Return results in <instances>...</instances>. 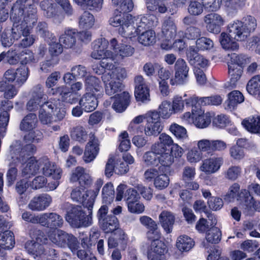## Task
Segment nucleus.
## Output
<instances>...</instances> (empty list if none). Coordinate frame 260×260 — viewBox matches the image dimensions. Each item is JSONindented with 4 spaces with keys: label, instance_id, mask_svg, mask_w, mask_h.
<instances>
[{
    "label": "nucleus",
    "instance_id": "obj_21",
    "mask_svg": "<svg viewBox=\"0 0 260 260\" xmlns=\"http://www.w3.org/2000/svg\"><path fill=\"white\" fill-rule=\"evenodd\" d=\"M135 96L138 101L146 102L150 101L149 89L142 76H137L135 79Z\"/></svg>",
    "mask_w": 260,
    "mask_h": 260
},
{
    "label": "nucleus",
    "instance_id": "obj_15",
    "mask_svg": "<svg viewBox=\"0 0 260 260\" xmlns=\"http://www.w3.org/2000/svg\"><path fill=\"white\" fill-rule=\"evenodd\" d=\"M162 130V126L158 113L155 111L148 112L144 129L145 135L147 136H157Z\"/></svg>",
    "mask_w": 260,
    "mask_h": 260
},
{
    "label": "nucleus",
    "instance_id": "obj_5",
    "mask_svg": "<svg viewBox=\"0 0 260 260\" xmlns=\"http://www.w3.org/2000/svg\"><path fill=\"white\" fill-rule=\"evenodd\" d=\"M48 238L53 243L58 247L68 246L72 252H76L79 247L77 238L59 229H54L50 232Z\"/></svg>",
    "mask_w": 260,
    "mask_h": 260
},
{
    "label": "nucleus",
    "instance_id": "obj_42",
    "mask_svg": "<svg viewBox=\"0 0 260 260\" xmlns=\"http://www.w3.org/2000/svg\"><path fill=\"white\" fill-rule=\"evenodd\" d=\"M14 245V236L13 232L6 231L0 234V247L5 249H10Z\"/></svg>",
    "mask_w": 260,
    "mask_h": 260
},
{
    "label": "nucleus",
    "instance_id": "obj_62",
    "mask_svg": "<svg viewBox=\"0 0 260 260\" xmlns=\"http://www.w3.org/2000/svg\"><path fill=\"white\" fill-rule=\"evenodd\" d=\"M212 140L202 139L197 141V146L198 149L204 154H212Z\"/></svg>",
    "mask_w": 260,
    "mask_h": 260
},
{
    "label": "nucleus",
    "instance_id": "obj_59",
    "mask_svg": "<svg viewBox=\"0 0 260 260\" xmlns=\"http://www.w3.org/2000/svg\"><path fill=\"white\" fill-rule=\"evenodd\" d=\"M148 114V113L145 115H141L135 117L129 125L128 131L133 134H138L140 132L142 133L143 127L138 124L142 123L144 119L147 118Z\"/></svg>",
    "mask_w": 260,
    "mask_h": 260
},
{
    "label": "nucleus",
    "instance_id": "obj_6",
    "mask_svg": "<svg viewBox=\"0 0 260 260\" xmlns=\"http://www.w3.org/2000/svg\"><path fill=\"white\" fill-rule=\"evenodd\" d=\"M88 215H85L81 206H73L67 212L66 219L74 228L88 226L92 224V210L87 209Z\"/></svg>",
    "mask_w": 260,
    "mask_h": 260
},
{
    "label": "nucleus",
    "instance_id": "obj_37",
    "mask_svg": "<svg viewBox=\"0 0 260 260\" xmlns=\"http://www.w3.org/2000/svg\"><path fill=\"white\" fill-rule=\"evenodd\" d=\"M242 124L248 132L260 134V116H252L243 120Z\"/></svg>",
    "mask_w": 260,
    "mask_h": 260
},
{
    "label": "nucleus",
    "instance_id": "obj_63",
    "mask_svg": "<svg viewBox=\"0 0 260 260\" xmlns=\"http://www.w3.org/2000/svg\"><path fill=\"white\" fill-rule=\"evenodd\" d=\"M240 186L238 183L233 184L229 188L228 193L224 197V200L229 202H232L236 198L240 200L239 194L241 192Z\"/></svg>",
    "mask_w": 260,
    "mask_h": 260
},
{
    "label": "nucleus",
    "instance_id": "obj_9",
    "mask_svg": "<svg viewBox=\"0 0 260 260\" xmlns=\"http://www.w3.org/2000/svg\"><path fill=\"white\" fill-rule=\"evenodd\" d=\"M135 29V32L132 34V36L127 38H132L138 35L139 32L146 27H151L156 26L158 23L157 18L153 15L147 14L145 16H139L134 17L132 16V19L129 23Z\"/></svg>",
    "mask_w": 260,
    "mask_h": 260
},
{
    "label": "nucleus",
    "instance_id": "obj_24",
    "mask_svg": "<svg viewBox=\"0 0 260 260\" xmlns=\"http://www.w3.org/2000/svg\"><path fill=\"white\" fill-rule=\"evenodd\" d=\"M64 221L59 214L54 213H42L41 225L53 230L62 226Z\"/></svg>",
    "mask_w": 260,
    "mask_h": 260
},
{
    "label": "nucleus",
    "instance_id": "obj_3",
    "mask_svg": "<svg viewBox=\"0 0 260 260\" xmlns=\"http://www.w3.org/2000/svg\"><path fill=\"white\" fill-rule=\"evenodd\" d=\"M20 148L19 141L14 142L10 146V154L7 157L10 161V168L7 173V183L9 186L14 183L17 176L18 171L15 166L22 164L28 158V156H25V150L27 148L29 149V152L33 151L35 150V145H27L19 151Z\"/></svg>",
    "mask_w": 260,
    "mask_h": 260
},
{
    "label": "nucleus",
    "instance_id": "obj_13",
    "mask_svg": "<svg viewBox=\"0 0 260 260\" xmlns=\"http://www.w3.org/2000/svg\"><path fill=\"white\" fill-rule=\"evenodd\" d=\"M108 45V41L105 38L94 41L91 56L95 59H107V61L112 60V52L107 49Z\"/></svg>",
    "mask_w": 260,
    "mask_h": 260
},
{
    "label": "nucleus",
    "instance_id": "obj_34",
    "mask_svg": "<svg viewBox=\"0 0 260 260\" xmlns=\"http://www.w3.org/2000/svg\"><path fill=\"white\" fill-rule=\"evenodd\" d=\"M130 95L128 92H123L115 97L112 105L113 109L117 112H122L125 110L129 103Z\"/></svg>",
    "mask_w": 260,
    "mask_h": 260
},
{
    "label": "nucleus",
    "instance_id": "obj_32",
    "mask_svg": "<svg viewBox=\"0 0 260 260\" xmlns=\"http://www.w3.org/2000/svg\"><path fill=\"white\" fill-rule=\"evenodd\" d=\"M160 224L167 233L172 232L175 222V216L172 212L168 210L162 211L159 215Z\"/></svg>",
    "mask_w": 260,
    "mask_h": 260
},
{
    "label": "nucleus",
    "instance_id": "obj_23",
    "mask_svg": "<svg viewBox=\"0 0 260 260\" xmlns=\"http://www.w3.org/2000/svg\"><path fill=\"white\" fill-rule=\"evenodd\" d=\"M49 93L54 95H59L60 100L66 103L73 104L78 101L77 97L73 93L70 88L61 85L56 88H52Z\"/></svg>",
    "mask_w": 260,
    "mask_h": 260
},
{
    "label": "nucleus",
    "instance_id": "obj_58",
    "mask_svg": "<svg viewBox=\"0 0 260 260\" xmlns=\"http://www.w3.org/2000/svg\"><path fill=\"white\" fill-rule=\"evenodd\" d=\"M246 89L250 94H260V75L254 76L248 81Z\"/></svg>",
    "mask_w": 260,
    "mask_h": 260
},
{
    "label": "nucleus",
    "instance_id": "obj_40",
    "mask_svg": "<svg viewBox=\"0 0 260 260\" xmlns=\"http://www.w3.org/2000/svg\"><path fill=\"white\" fill-rule=\"evenodd\" d=\"M38 119L35 114L30 113L25 116L21 122L20 128L21 131H31L37 125Z\"/></svg>",
    "mask_w": 260,
    "mask_h": 260
},
{
    "label": "nucleus",
    "instance_id": "obj_17",
    "mask_svg": "<svg viewBox=\"0 0 260 260\" xmlns=\"http://www.w3.org/2000/svg\"><path fill=\"white\" fill-rule=\"evenodd\" d=\"M100 151V141L92 134H90L89 140L87 143L83 159L86 163L93 161L98 156Z\"/></svg>",
    "mask_w": 260,
    "mask_h": 260
},
{
    "label": "nucleus",
    "instance_id": "obj_12",
    "mask_svg": "<svg viewBox=\"0 0 260 260\" xmlns=\"http://www.w3.org/2000/svg\"><path fill=\"white\" fill-rule=\"evenodd\" d=\"M175 77L170 80L172 85L175 84L182 85L188 81L189 68L186 61L182 58H178L175 64Z\"/></svg>",
    "mask_w": 260,
    "mask_h": 260
},
{
    "label": "nucleus",
    "instance_id": "obj_25",
    "mask_svg": "<svg viewBox=\"0 0 260 260\" xmlns=\"http://www.w3.org/2000/svg\"><path fill=\"white\" fill-rule=\"evenodd\" d=\"M223 162V158L221 157H211L202 161L200 169L206 174H214L220 169Z\"/></svg>",
    "mask_w": 260,
    "mask_h": 260
},
{
    "label": "nucleus",
    "instance_id": "obj_54",
    "mask_svg": "<svg viewBox=\"0 0 260 260\" xmlns=\"http://www.w3.org/2000/svg\"><path fill=\"white\" fill-rule=\"evenodd\" d=\"M25 248L28 253L36 256L41 255L45 252L43 246L34 240L27 241L25 244Z\"/></svg>",
    "mask_w": 260,
    "mask_h": 260
},
{
    "label": "nucleus",
    "instance_id": "obj_61",
    "mask_svg": "<svg viewBox=\"0 0 260 260\" xmlns=\"http://www.w3.org/2000/svg\"><path fill=\"white\" fill-rule=\"evenodd\" d=\"M203 158V154L197 147H192L188 150L186 154V159L191 164L200 162Z\"/></svg>",
    "mask_w": 260,
    "mask_h": 260
},
{
    "label": "nucleus",
    "instance_id": "obj_41",
    "mask_svg": "<svg viewBox=\"0 0 260 260\" xmlns=\"http://www.w3.org/2000/svg\"><path fill=\"white\" fill-rule=\"evenodd\" d=\"M228 72L231 77L230 86L233 88L236 86L237 81L240 79L243 73V68L240 66H236L232 64L228 65Z\"/></svg>",
    "mask_w": 260,
    "mask_h": 260
},
{
    "label": "nucleus",
    "instance_id": "obj_38",
    "mask_svg": "<svg viewBox=\"0 0 260 260\" xmlns=\"http://www.w3.org/2000/svg\"><path fill=\"white\" fill-rule=\"evenodd\" d=\"M228 34L225 32H222L219 36V42L222 48L225 50L236 51L239 49V44Z\"/></svg>",
    "mask_w": 260,
    "mask_h": 260
},
{
    "label": "nucleus",
    "instance_id": "obj_55",
    "mask_svg": "<svg viewBox=\"0 0 260 260\" xmlns=\"http://www.w3.org/2000/svg\"><path fill=\"white\" fill-rule=\"evenodd\" d=\"M114 188L113 185L111 182L106 183L102 189V198L103 203L106 204H110L114 198Z\"/></svg>",
    "mask_w": 260,
    "mask_h": 260
},
{
    "label": "nucleus",
    "instance_id": "obj_35",
    "mask_svg": "<svg viewBox=\"0 0 260 260\" xmlns=\"http://www.w3.org/2000/svg\"><path fill=\"white\" fill-rule=\"evenodd\" d=\"M244 100L243 94L238 90H234L228 94V99L224 103V108L226 110H232L239 104Z\"/></svg>",
    "mask_w": 260,
    "mask_h": 260
},
{
    "label": "nucleus",
    "instance_id": "obj_56",
    "mask_svg": "<svg viewBox=\"0 0 260 260\" xmlns=\"http://www.w3.org/2000/svg\"><path fill=\"white\" fill-rule=\"evenodd\" d=\"M103 184V180L101 178L98 179L95 183V189L94 190H89L87 191L86 196H90V198H89V201L88 204L86 205V206L89 210L92 209L94 200L98 195L100 189Z\"/></svg>",
    "mask_w": 260,
    "mask_h": 260
},
{
    "label": "nucleus",
    "instance_id": "obj_46",
    "mask_svg": "<svg viewBox=\"0 0 260 260\" xmlns=\"http://www.w3.org/2000/svg\"><path fill=\"white\" fill-rule=\"evenodd\" d=\"M86 193L87 191L84 192L83 188H76L72 190L71 198L73 201L82 203L84 207L88 209L86 205L88 204L90 196H87Z\"/></svg>",
    "mask_w": 260,
    "mask_h": 260
},
{
    "label": "nucleus",
    "instance_id": "obj_2",
    "mask_svg": "<svg viewBox=\"0 0 260 260\" xmlns=\"http://www.w3.org/2000/svg\"><path fill=\"white\" fill-rule=\"evenodd\" d=\"M30 94L26 109L29 111H35L40 107L39 118L43 124L60 121L65 117L66 112L64 108L60 107L61 103L58 100L51 99L45 102L46 96L42 85L38 84L34 87Z\"/></svg>",
    "mask_w": 260,
    "mask_h": 260
},
{
    "label": "nucleus",
    "instance_id": "obj_48",
    "mask_svg": "<svg viewBox=\"0 0 260 260\" xmlns=\"http://www.w3.org/2000/svg\"><path fill=\"white\" fill-rule=\"evenodd\" d=\"M194 242L190 237L186 235L180 236L177 239L176 246L181 251H188L194 246Z\"/></svg>",
    "mask_w": 260,
    "mask_h": 260
},
{
    "label": "nucleus",
    "instance_id": "obj_45",
    "mask_svg": "<svg viewBox=\"0 0 260 260\" xmlns=\"http://www.w3.org/2000/svg\"><path fill=\"white\" fill-rule=\"evenodd\" d=\"M95 22L93 15L87 11L84 12L79 17V25L86 30L92 27Z\"/></svg>",
    "mask_w": 260,
    "mask_h": 260
},
{
    "label": "nucleus",
    "instance_id": "obj_20",
    "mask_svg": "<svg viewBox=\"0 0 260 260\" xmlns=\"http://www.w3.org/2000/svg\"><path fill=\"white\" fill-rule=\"evenodd\" d=\"M239 196L245 212L248 213L253 210L260 212V201L255 200L249 190L242 189Z\"/></svg>",
    "mask_w": 260,
    "mask_h": 260
},
{
    "label": "nucleus",
    "instance_id": "obj_1",
    "mask_svg": "<svg viewBox=\"0 0 260 260\" xmlns=\"http://www.w3.org/2000/svg\"><path fill=\"white\" fill-rule=\"evenodd\" d=\"M27 0H17L12 7L10 18L14 22L13 37L16 40L21 39L18 45L27 48L33 45L36 41L31 30L37 22V8L27 5Z\"/></svg>",
    "mask_w": 260,
    "mask_h": 260
},
{
    "label": "nucleus",
    "instance_id": "obj_18",
    "mask_svg": "<svg viewBox=\"0 0 260 260\" xmlns=\"http://www.w3.org/2000/svg\"><path fill=\"white\" fill-rule=\"evenodd\" d=\"M40 164L43 174L46 177H51L53 179L59 180L62 175L61 169L51 162L47 157L40 158Z\"/></svg>",
    "mask_w": 260,
    "mask_h": 260
},
{
    "label": "nucleus",
    "instance_id": "obj_8",
    "mask_svg": "<svg viewBox=\"0 0 260 260\" xmlns=\"http://www.w3.org/2000/svg\"><path fill=\"white\" fill-rule=\"evenodd\" d=\"M110 47L112 50V61L115 63H119L125 58L132 56L135 52L133 47L127 44H119L115 38L111 40Z\"/></svg>",
    "mask_w": 260,
    "mask_h": 260
},
{
    "label": "nucleus",
    "instance_id": "obj_14",
    "mask_svg": "<svg viewBox=\"0 0 260 260\" xmlns=\"http://www.w3.org/2000/svg\"><path fill=\"white\" fill-rule=\"evenodd\" d=\"M206 27L209 32L218 34L221 30V27L225 23L224 18L221 15L212 13L206 15L204 18Z\"/></svg>",
    "mask_w": 260,
    "mask_h": 260
},
{
    "label": "nucleus",
    "instance_id": "obj_47",
    "mask_svg": "<svg viewBox=\"0 0 260 260\" xmlns=\"http://www.w3.org/2000/svg\"><path fill=\"white\" fill-rule=\"evenodd\" d=\"M228 65L229 64H232L236 66H240V67H243V66L249 61V58L245 54L237 53H231L229 54L228 55Z\"/></svg>",
    "mask_w": 260,
    "mask_h": 260
},
{
    "label": "nucleus",
    "instance_id": "obj_10",
    "mask_svg": "<svg viewBox=\"0 0 260 260\" xmlns=\"http://www.w3.org/2000/svg\"><path fill=\"white\" fill-rule=\"evenodd\" d=\"M25 150V156H28V158L22 164H20L23 167L21 169V173L23 176H34L37 174L41 169L40 159L37 160L35 157L30 156L36 150L35 146V150L32 152H29V149Z\"/></svg>",
    "mask_w": 260,
    "mask_h": 260
},
{
    "label": "nucleus",
    "instance_id": "obj_53",
    "mask_svg": "<svg viewBox=\"0 0 260 260\" xmlns=\"http://www.w3.org/2000/svg\"><path fill=\"white\" fill-rule=\"evenodd\" d=\"M16 85L20 87L25 83L28 78V68L25 66H22L16 69Z\"/></svg>",
    "mask_w": 260,
    "mask_h": 260
},
{
    "label": "nucleus",
    "instance_id": "obj_52",
    "mask_svg": "<svg viewBox=\"0 0 260 260\" xmlns=\"http://www.w3.org/2000/svg\"><path fill=\"white\" fill-rule=\"evenodd\" d=\"M169 130L179 140L184 141L188 139L186 128L176 123L170 125Z\"/></svg>",
    "mask_w": 260,
    "mask_h": 260
},
{
    "label": "nucleus",
    "instance_id": "obj_31",
    "mask_svg": "<svg viewBox=\"0 0 260 260\" xmlns=\"http://www.w3.org/2000/svg\"><path fill=\"white\" fill-rule=\"evenodd\" d=\"M77 32L75 29L66 28L60 36L59 41L66 48H71L76 44Z\"/></svg>",
    "mask_w": 260,
    "mask_h": 260
},
{
    "label": "nucleus",
    "instance_id": "obj_60",
    "mask_svg": "<svg viewBox=\"0 0 260 260\" xmlns=\"http://www.w3.org/2000/svg\"><path fill=\"white\" fill-rule=\"evenodd\" d=\"M154 180V187L159 190H162L167 187L169 184L170 179L163 170Z\"/></svg>",
    "mask_w": 260,
    "mask_h": 260
},
{
    "label": "nucleus",
    "instance_id": "obj_16",
    "mask_svg": "<svg viewBox=\"0 0 260 260\" xmlns=\"http://www.w3.org/2000/svg\"><path fill=\"white\" fill-rule=\"evenodd\" d=\"M189 63L194 66V70L197 69L205 71L210 65V61L203 56L197 53V50L193 46H191L186 52Z\"/></svg>",
    "mask_w": 260,
    "mask_h": 260
},
{
    "label": "nucleus",
    "instance_id": "obj_7",
    "mask_svg": "<svg viewBox=\"0 0 260 260\" xmlns=\"http://www.w3.org/2000/svg\"><path fill=\"white\" fill-rule=\"evenodd\" d=\"M132 15L128 14H124L122 12L117 10L114 13L109 20V24L113 27L119 26L118 32L124 37L132 36V34L135 32V29L131 22Z\"/></svg>",
    "mask_w": 260,
    "mask_h": 260
},
{
    "label": "nucleus",
    "instance_id": "obj_36",
    "mask_svg": "<svg viewBox=\"0 0 260 260\" xmlns=\"http://www.w3.org/2000/svg\"><path fill=\"white\" fill-rule=\"evenodd\" d=\"M101 228L106 233H112L118 231L119 222L118 219L114 216H108L106 219L100 222Z\"/></svg>",
    "mask_w": 260,
    "mask_h": 260
},
{
    "label": "nucleus",
    "instance_id": "obj_64",
    "mask_svg": "<svg viewBox=\"0 0 260 260\" xmlns=\"http://www.w3.org/2000/svg\"><path fill=\"white\" fill-rule=\"evenodd\" d=\"M221 234L219 229L213 227L209 230L206 233V240L211 243H218L221 239Z\"/></svg>",
    "mask_w": 260,
    "mask_h": 260
},
{
    "label": "nucleus",
    "instance_id": "obj_11",
    "mask_svg": "<svg viewBox=\"0 0 260 260\" xmlns=\"http://www.w3.org/2000/svg\"><path fill=\"white\" fill-rule=\"evenodd\" d=\"M147 249L149 260H167V250L166 245L161 240L157 239L149 242Z\"/></svg>",
    "mask_w": 260,
    "mask_h": 260
},
{
    "label": "nucleus",
    "instance_id": "obj_57",
    "mask_svg": "<svg viewBox=\"0 0 260 260\" xmlns=\"http://www.w3.org/2000/svg\"><path fill=\"white\" fill-rule=\"evenodd\" d=\"M72 138L80 143L85 142L87 138V133L82 126H77L73 128L71 132Z\"/></svg>",
    "mask_w": 260,
    "mask_h": 260
},
{
    "label": "nucleus",
    "instance_id": "obj_29",
    "mask_svg": "<svg viewBox=\"0 0 260 260\" xmlns=\"http://www.w3.org/2000/svg\"><path fill=\"white\" fill-rule=\"evenodd\" d=\"M140 221L149 229L147 236L149 242L159 239L160 234L157 230V224L153 220L147 216H142L140 218Z\"/></svg>",
    "mask_w": 260,
    "mask_h": 260
},
{
    "label": "nucleus",
    "instance_id": "obj_26",
    "mask_svg": "<svg viewBox=\"0 0 260 260\" xmlns=\"http://www.w3.org/2000/svg\"><path fill=\"white\" fill-rule=\"evenodd\" d=\"M70 181L72 182L78 181L81 186L85 187L92 183V179L86 170L82 167H77L72 172Z\"/></svg>",
    "mask_w": 260,
    "mask_h": 260
},
{
    "label": "nucleus",
    "instance_id": "obj_33",
    "mask_svg": "<svg viewBox=\"0 0 260 260\" xmlns=\"http://www.w3.org/2000/svg\"><path fill=\"white\" fill-rule=\"evenodd\" d=\"M84 85L86 92L96 93L103 90L100 80L92 75H88L84 79Z\"/></svg>",
    "mask_w": 260,
    "mask_h": 260
},
{
    "label": "nucleus",
    "instance_id": "obj_19",
    "mask_svg": "<svg viewBox=\"0 0 260 260\" xmlns=\"http://www.w3.org/2000/svg\"><path fill=\"white\" fill-rule=\"evenodd\" d=\"M223 95H213L207 97H198L197 96H192L186 100V105L187 106H196L211 105L214 106H218L220 105L223 100Z\"/></svg>",
    "mask_w": 260,
    "mask_h": 260
},
{
    "label": "nucleus",
    "instance_id": "obj_30",
    "mask_svg": "<svg viewBox=\"0 0 260 260\" xmlns=\"http://www.w3.org/2000/svg\"><path fill=\"white\" fill-rule=\"evenodd\" d=\"M102 80L105 84V92L107 94L112 95L122 90L121 82L115 79H112L110 75L104 74L102 76Z\"/></svg>",
    "mask_w": 260,
    "mask_h": 260
},
{
    "label": "nucleus",
    "instance_id": "obj_51",
    "mask_svg": "<svg viewBox=\"0 0 260 260\" xmlns=\"http://www.w3.org/2000/svg\"><path fill=\"white\" fill-rule=\"evenodd\" d=\"M159 117L163 119H169L173 114H174L172 108L171 103L168 101H164L159 105L157 111H156Z\"/></svg>",
    "mask_w": 260,
    "mask_h": 260
},
{
    "label": "nucleus",
    "instance_id": "obj_28",
    "mask_svg": "<svg viewBox=\"0 0 260 260\" xmlns=\"http://www.w3.org/2000/svg\"><path fill=\"white\" fill-rule=\"evenodd\" d=\"M79 104L85 112H90L94 111L98 106L96 93L86 92L79 100Z\"/></svg>",
    "mask_w": 260,
    "mask_h": 260
},
{
    "label": "nucleus",
    "instance_id": "obj_27",
    "mask_svg": "<svg viewBox=\"0 0 260 260\" xmlns=\"http://www.w3.org/2000/svg\"><path fill=\"white\" fill-rule=\"evenodd\" d=\"M127 236L121 229L116 232L114 236L108 238V245L109 248L119 247L121 250H124L127 242Z\"/></svg>",
    "mask_w": 260,
    "mask_h": 260
},
{
    "label": "nucleus",
    "instance_id": "obj_50",
    "mask_svg": "<svg viewBox=\"0 0 260 260\" xmlns=\"http://www.w3.org/2000/svg\"><path fill=\"white\" fill-rule=\"evenodd\" d=\"M1 92H4V98L7 99H11L17 95L18 90L13 84L2 81L0 84Z\"/></svg>",
    "mask_w": 260,
    "mask_h": 260
},
{
    "label": "nucleus",
    "instance_id": "obj_43",
    "mask_svg": "<svg viewBox=\"0 0 260 260\" xmlns=\"http://www.w3.org/2000/svg\"><path fill=\"white\" fill-rule=\"evenodd\" d=\"M138 41L140 44L145 46L152 45L156 42L155 32L152 29L146 30L139 35Z\"/></svg>",
    "mask_w": 260,
    "mask_h": 260
},
{
    "label": "nucleus",
    "instance_id": "obj_22",
    "mask_svg": "<svg viewBox=\"0 0 260 260\" xmlns=\"http://www.w3.org/2000/svg\"><path fill=\"white\" fill-rule=\"evenodd\" d=\"M51 197L47 193H42L34 197L28 204V208L35 211H42L47 209L52 203Z\"/></svg>",
    "mask_w": 260,
    "mask_h": 260
},
{
    "label": "nucleus",
    "instance_id": "obj_44",
    "mask_svg": "<svg viewBox=\"0 0 260 260\" xmlns=\"http://www.w3.org/2000/svg\"><path fill=\"white\" fill-rule=\"evenodd\" d=\"M168 0H145L146 5L148 10L157 11L158 13H165L168 8L166 2Z\"/></svg>",
    "mask_w": 260,
    "mask_h": 260
},
{
    "label": "nucleus",
    "instance_id": "obj_4",
    "mask_svg": "<svg viewBox=\"0 0 260 260\" xmlns=\"http://www.w3.org/2000/svg\"><path fill=\"white\" fill-rule=\"evenodd\" d=\"M257 27V21L254 17L247 15L241 20L230 22L227 26L228 32L236 41H245Z\"/></svg>",
    "mask_w": 260,
    "mask_h": 260
},
{
    "label": "nucleus",
    "instance_id": "obj_49",
    "mask_svg": "<svg viewBox=\"0 0 260 260\" xmlns=\"http://www.w3.org/2000/svg\"><path fill=\"white\" fill-rule=\"evenodd\" d=\"M177 28L174 21L168 19L164 21L162 26V33L168 39L174 38L176 34Z\"/></svg>",
    "mask_w": 260,
    "mask_h": 260
},
{
    "label": "nucleus",
    "instance_id": "obj_39",
    "mask_svg": "<svg viewBox=\"0 0 260 260\" xmlns=\"http://www.w3.org/2000/svg\"><path fill=\"white\" fill-rule=\"evenodd\" d=\"M193 123L198 128H204L208 126L211 122V115L209 113L200 111L198 116L192 113Z\"/></svg>",
    "mask_w": 260,
    "mask_h": 260
}]
</instances>
